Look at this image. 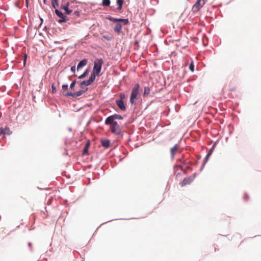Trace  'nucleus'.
I'll use <instances>...</instances> for the list:
<instances>
[{"label":"nucleus","instance_id":"nucleus-21","mask_svg":"<svg viewBox=\"0 0 261 261\" xmlns=\"http://www.w3.org/2000/svg\"><path fill=\"white\" fill-rule=\"evenodd\" d=\"M117 21H121L123 22L124 24H127L129 22L128 20L127 19H117Z\"/></svg>","mask_w":261,"mask_h":261},{"label":"nucleus","instance_id":"nucleus-8","mask_svg":"<svg viewBox=\"0 0 261 261\" xmlns=\"http://www.w3.org/2000/svg\"><path fill=\"white\" fill-rule=\"evenodd\" d=\"M194 178H195L194 175H192L188 177L184 178L183 181L180 184L181 186L184 187L187 185L190 184L194 180Z\"/></svg>","mask_w":261,"mask_h":261},{"label":"nucleus","instance_id":"nucleus-7","mask_svg":"<svg viewBox=\"0 0 261 261\" xmlns=\"http://www.w3.org/2000/svg\"><path fill=\"white\" fill-rule=\"evenodd\" d=\"M87 89H88L87 88H85L84 90H80L79 91L74 92V93L67 92L65 94V95L66 96H72L73 97H77L78 96H81L85 92H86V91L87 90Z\"/></svg>","mask_w":261,"mask_h":261},{"label":"nucleus","instance_id":"nucleus-10","mask_svg":"<svg viewBox=\"0 0 261 261\" xmlns=\"http://www.w3.org/2000/svg\"><path fill=\"white\" fill-rule=\"evenodd\" d=\"M116 103L117 105V106L119 107V108L123 111H124L126 110V108L124 105V103L122 100H116Z\"/></svg>","mask_w":261,"mask_h":261},{"label":"nucleus","instance_id":"nucleus-31","mask_svg":"<svg viewBox=\"0 0 261 261\" xmlns=\"http://www.w3.org/2000/svg\"><path fill=\"white\" fill-rule=\"evenodd\" d=\"M71 70L73 72H74L75 71V66H72L71 67Z\"/></svg>","mask_w":261,"mask_h":261},{"label":"nucleus","instance_id":"nucleus-18","mask_svg":"<svg viewBox=\"0 0 261 261\" xmlns=\"http://www.w3.org/2000/svg\"><path fill=\"white\" fill-rule=\"evenodd\" d=\"M117 4L118 6V9L121 10L122 8V5L123 4V0H117Z\"/></svg>","mask_w":261,"mask_h":261},{"label":"nucleus","instance_id":"nucleus-28","mask_svg":"<svg viewBox=\"0 0 261 261\" xmlns=\"http://www.w3.org/2000/svg\"><path fill=\"white\" fill-rule=\"evenodd\" d=\"M65 13L67 15L70 14L72 12V11L70 10H69V9L65 10Z\"/></svg>","mask_w":261,"mask_h":261},{"label":"nucleus","instance_id":"nucleus-41","mask_svg":"<svg viewBox=\"0 0 261 261\" xmlns=\"http://www.w3.org/2000/svg\"><path fill=\"white\" fill-rule=\"evenodd\" d=\"M245 198H246V199H248V196L246 195V196H245Z\"/></svg>","mask_w":261,"mask_h":261},{"label":"nucleus","instance_id":"nucleus-16","mask_svg":"<svg viewBox=\"0 0 261 261\" xmlns=\"http://www.w3.org/2000/svg\"><path fill=\"white\" fill-rule=\"evenodd\" d=\"M23 1L18 0L14 3V5L18 8L21 9L22 7Z\"/></svg>","mask_w":261,"mask_h":261},{"label":"nucleus","instance_id":"nucleus-19","mask_svg":"<svg viewBox=\"0 0 261 261\" xmlns=\"http://www.w3.org/2000/svg\"><path fill=\"white\" fill-rule=\"evenodd\" d=\"M69 5H70L69 2H67L64 5H62L61 6L60 8L61 9L65 10L68 9V7H69Z\"/></svg>","mask_w":261,"mask_h":261},{"label":"nucleus","instance_id":"nucleus-11","mask_svg":"<svg viewBox=\"0 0 261 261\" xmlns=\"http://www.w3.org/2000/svg\"><path fill=\"white\" fill-rule=\"evenodd\" d=\"M0 135H10L12 133V132L8 127H6L4 128H0Z\"/></svg>","mask_w":261,"mask_h":261},{"label":"nucleus","instance_id":"nucleus-2","mask_svg":"<svg viewBox=\"0 0 261 261\" xmlns=\"http://www.w3.org/2000/svg\"><path fill=\"white\" fill-rule=\"evenodd\" d=\"M105 124L110 125V130L112 133L116 135L121 134L120 127L116 121H111V122L105 123Z\"/></svg>","mask_w":261,"mask_h":261},{"label":"nucleus","instance_id":"nucleus-22","mask_svg":"<svg viewBox=\"0 0 261 261\" xmlns=\"http://www.w3.org/2000/svg\"><path fill=\"white\" fill-rule=\"evenodd\" d=\"M110 4V0H102V5L104 6H109Z\"/></svg>","mask_w":261,"mask_h":261},{"label":"nucleus","instance_id":"nucleus-25","mask_svg":"<svg viewBox=\"0 0 261 261\" xmlns=\"http://www.w3.org/2000/svg\"><path fill=\"white\" fill-rule=\"evenodd\" d=\"M51 5L53 8H54L55 9H56V7L58 6V1H56V3H54L51 1Z\"/></svg>","mask_w":261,"mask_h":261},{"label":"nucleus","instance_id":"nucleus-3","mask_svg":"<svg viewBox=\"0 0 261 261\" xmlns=\"http://www.w3.org/2000/svg\"><path fill=\"white\" fill-rule=\"evenodd\" d=\"M139 89H140V85H139V84H136L135 85L133 89H132V91L131 93L130 97V102L132 105L135 103V102L137 95H138V93H139Z\"/></svg>","mask_w":261,"mask_h":261},{"label":"nucleus","instance_id":"nucleus-13","mask_svg":"<svg viewBox=\"0 0 261 261\" xmlns=\"http://www.w3.org/2000/svg\"><path fill=\"white\" fill-rule=\"evenodd\" d=\"M178 148V144H175L172 148L170 149V153L172 158H174L175 154H176L177 150Z\"/></svg>","mask_w":261,"mask_h":261},{"label":"nucleus","instance_id":"nucleus-33","mask_svg":"<svg viewBox=\"0 0 261 261\" xmlns=\"http://www.w3.org/2000/svg\"><path fill=\"white\" fill-rule=\"evenodd\" d=\"M74 14L76 15V16H79L80 15V13L78 11H75L74 12Z\"/></svg>","mask_w":261,"mask_h":261},{"label":"nucleus","instance_id":"nucleus-5","mask_svg":"<svg viewBox=\"0 0 261 261\" xmlns=\"http://www.w3.org/2000/svg\"><path fill=\"white\" fill-rule=\"evenodd\" d=\"M95 76L94 74H91V76L88 80L84 81L80 83V86L82 89L86 88V87L91 85L95 80Z\"/></svg>","mask_w":261,"mask_h":261},{"label":"nucleus","instance_id":"nucleus-9","mask_svg":"<svg viewBox=\"0 0 261 261\" xmlns=\"http://www.w3.org/2000/svg\"><path fill=\"white\" fill-rule=\"evenodd\" d=\"M55 11L56 15L61 18L58 21L59 23L65 22L66 21V16L64 15L61 11L57 9H56Z\"/></svg>","mask_w":261,"mask_h":261},{"label":"nucleus","instance_id":"nucleus-24","mask_svg":"<svg viewBox=\"0 0 261 261\" xmlns=\"http://www.w3.org/2000/svg\"><path fill=\"white\" fill-rule=\"evenodd\" d=\"M189 69L192 72H193L194 70V65L193 61H191V62L190 64Z\"/></svg>","mask_w":261,"mask_h":261},{"label":"nucleus","instance_id":"nucleus-14","mask_svg":"<svg viewBox=\"0 0 261 261\" xmlns=\"http://www.w3.org/2000/svg\"><path fill=\"white\" fill-rule=\"evenodd\" d=\"M87 60L86 59H84V60L81 61L77 65V69L79 70L81 68L85 66L87 64Z\"/></svg>","mask_w":261,"mask_h":261},{"label":"nucleus","instance_id":"nucleus-1","mask_svg":"<svg viewBox=\"0 0 261 261\" xmlns=\"http://www.w3.org/2000/svg\"><path fill=\"white\" fill-rule=\"evenodd\" d=\"M102 64L103 60L102 59L95 60L94 62V67L91 74H94L95 76L96 75H98L101 71Z\"/></svg>","mask_w":261,"mask_h":261},{"label":"nucleus","instance_id":"nucleus-42","mask_svg":"<svg viewBox=\"0 0 261 261\" xmlns=\"http://www.w3.org/2000/svg\"><path fill=\"white\" fill-rule=\"evenodd\" d=\"M25 61H26V59H25L24 61V64H25Z\"/></svg>","mask_w":261,"mask_h":261},{"label":"nucleus","instance_id":"nucleus-40","mask_svg":"<svg viewBox=\"0 0 261 261\" xmlns=\"http://www.w3.org/2000/svg\"><path fill=\"white\" fill-rule=\"evenodd\" d=\"M234 89H235L234 88H232L230 89V90L232 91V90H233Z\"/></svg>","mask_w":261,"mask_h":261},{"label":"nucleus","instance_id":"nucleus-35","mask_svg":"<svg viewBox=\"0 0 261 261\" xmlns=\"http://www.w3.org/2000/svg\"><path fill=\"white\" fill-rule=\"evenodd\" d=\"M210 156V153H207V154L206 155L205 158V161H206L208 158Z\"/></svg>","mask_w":261,"mask_h":261},{"label":"nucleus","instance_id":"nucleus-4","mask_svg":"<svg viewBox=\"0 0 261 261\" xmlns=\"http://www.w3.org/2000/svg\"><path fill=\"white\" fill-rule=\"evenodd\" d=\"M207 0H197L195 4L193 5L192 11L194 13L197 12L205 4Z\"/></svg>","mask_w":261,"mask_h":261},{"label":"nucleus","instance_id":"nucleus-17","mask_svg":"<svg viewBox=\"0 0 261 261\" xmlns=\"http://www.w3.org/2000/svg\"><path fill=\"white\" fill-rule=\"evenodd\" d=\"M89 146H90V142H87L86 144H85V147L83 149V153L84 154L88 152V148H89Z\"/></svg>","mask_w":261,"mask_h":261},{"label":"nucleus","instance_id":"nucleus-32","mask_svg":"<svg viewBox=\"0 0 261 261\" xmlns=\"http://www.w3.org/2000/svg\"><path fill=\"white\" fill-rule=\"evenodd\" d=\"M52 90L53 92H55L56 91V88L54 87V85H52Z\"/></svg>","mask_w":261,"mask_h":261},{"label":"nucleus","instance_id":"nucleus-39","mask_svg":"<svg viewBox=\"0 0 261 261\" xmlns=\"http://www.w3.org/2000/svg\"><path fill=\"white\" fill-rule=\"evenodd\" d=\"M43 3L44 4H46V0H43Z\"/></svg>","mask_w":261,"mask_h":261},{"label":"nucleus","instance_id":"nucleus-26","mask_svg":"<svg viewBox=\"0 0 261 261\" xmlns=\"http://www.w3.org/2000/svg\"><path fill=\"white\" fill-rule=\"evenodd\" d=\"M75 83H76V81H74L73 82H72L71 83V84H70V88L71 89H73L75 85Z\"/></svg>","mask_w":261,"mask_h":261},{"label":"nucleus","instance_id":"nucleus-15","mask_svg":"<svg viewBox=\"0 0 261 261\" xmlns=\"http://www.w3.org/2000/svg\"><path fill=\"white\" fill-rule=\"evenodd\" d=\"M121 29H122V25L119 23H117L115 25L114 29V31L118 33H120Z\"/></svg>","mask_w":261,"mask_h":261},{"label":"nucleus","instance_id":"nucleus-37","mask_svg":"<svg viewBox=\"0 0 261 261\" xmlns=\"http://www.w3.org/2000/svg\"><path fill=\"white\" fill-rule=\"evenodd\" d=\"M25 2H26L27 7H28L29 0H25Z\"/></svg>","mask_w":261,"mask_h":261},{"label":"nucleus","instance_id":"nucleus-34","mask_svg":"<svg viewBox=\"0 0 261 261\" xmlns=\"http://www.w3.org/2000/svg\"><path fill=\"white\" fill-rule=\"evenodd\" d=\"M210 156V153H207V154L206 155L205 158V161H206L208 158Z\"/></svg>","mask_w":261,"mask_h":261},{"label":"nucleus","instance_id":"nucleus-23","mask_svg":"<svg viewBox=\"0 0 261 261\" xmlns=\"http://www.w3.org/2000/svg\"><path fill=\"white\" fill-rule=\"evenodd\" d=\"M88 74V70H86L82 74H81L79 78L80 79L84 78Z\"/></svg>","mask_w":261,"mask_h":261},{"label":"nucleus","instance_id":"nucleus-27","mask_svg":"<svg viewBox=\"0 0 261 261\" xmlns=\"http://www.w3.org/2000/svg\"><path fill=\"white\" fill-rule=\"evenodd\" d=\"M108 19H109V20H110L111 21H114V22H116V21H117V18H113V17H109L108 18Z\"/></svg>","mask_w":261,"mask_h":261},{"label":"nucleus","instance_id":"nucleus-20","mask_svg":"<svg viewBox=\"0 0 261 261\" xmlns=\"http://www.w3.org/2000/svg\"><path fill=\"white\" fill-rule=\"evenodd\" d=\"M150 92V88L148 87H145L144 88V96H147Z\"/></svg>","mask_w":261,"mask_h":261},{"label":"nucleus","instance_id":"nucleus-12","mask_svg":"<svg viewBox=\"0 0 261 261\" xmlns=\"http://www.w3.org/2000/svg\"><path fill=\"white\" fill-rule=\"evenodd\" d=\"M101 144L102 146L105 148H108L110 145V141L107 139H102L100 140Z\"/></svg>","mask_w":261,"mask_h":261},{"label":"nucleus","instance_id":"nucleus-30","mask_svg":"<svg viewBox=\"0 0 261 261\" xmlns=\"http://www.w3.org/2000/svg\"><path fill=\"white\" fill-rule=\"evenodd\" d=\"M120 97L121 98L120 100H122L125 97V95L123 93L120 94Z\"/></svg>","mask_w":261,"mask_h":261},{"label":"nucleus","instance_id":"nucleus-36","mask_svg":"<svg viewBox=\"0 0 261 261\" xmlns=\"http://www.w3.org/2000/svg\"><path fill=\"white\" fill-rule=\"evenodd\" d=\"M176 168H179L180 169H181V170H183V169H182V166H177L176 167Z\"/></svg>","mask_w":261,"mask_h":261},{"label":"nucleus","instance_id":"nucleus-38","mask_svg":"<svg viewBox=\"0 0 261 261\" xmlns=\"http://www.w3.org/2000/svg\"><path fill=\"white\" fill-rule=\"evenodd\" d=\"M212 149H211L210 150L209 152L208 153H210V155H211V154L212 153Z\"/></svg>","mask_w":261,"mask_h":261},{"label":"nucleus","instance_id":"nucleus-29","mask_svg":"<svg viewBox=\"0 0 261 261\" xmlns=\"http://www.w3.org/2000/svg\"><path fill=\"white\" fill-rule=\"evenodd\" d=\"M68 85H63L62 86V89L64 90H66L67 89H68Z\"/></svg>","mask_w":261,"mask_h":261},{"label":"nucleus","instance_id":"nucleus-6","mask_svg":"<svg viewBox=\"0 0 261 261\" xmlns=\"http://www.w3.org/2000/svg\"><path fill=\"white\" fill-rule=\"evenodd\" d=\"M116 119L122 120L123 119V117L120 115L114 114L107 118L105 120V123H108L111 122V121H115V120Z\"/></svg>","mask_w":261,"mask_h":261}]
</instances>
